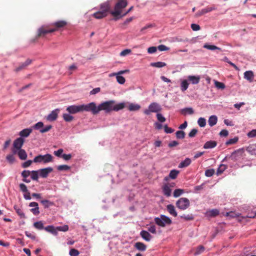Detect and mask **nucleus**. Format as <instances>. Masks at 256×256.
Masks as SVG:
<instances>
[{
  "mask_svg": "<svg viewBox=\"0 0 256 256\" xmlns=\"http://www.w3.org/2000/svg\"><path fill=\"white\" fill-rule=\"evenodd\" d=\"M125 107L124 102H120L115 104V102L112 100L106 101L101 103L98 106V113L101 110H104L108 113L112 111L118 112Z\"/></svg>",
  "mask_w": 256,
  "mask_h": 256,
  "instance_id": "nucleus-1",
  "label": "nucleus"
},
{
  "mask_svg": "<svg viewBox=\"0 0 256 256\" xmlns=\"http://www.w3.org/2000/svg\"><path fill=\"white\" fill-rule=\"evenodd\" d=\"M128 5L126 0H118L114 6V10L110 12V14L115 18L116 20L120 18V14L122 13V9L126 8Z\"/></svg>",
  "mask_w": 256,
  "mask_h": 256,
  "instance_id": "nucleus-2",
  "label": "nucleus"
},
{
  "mask_svg": "<svg viewBox=\"0 0 256 256\" xmlns=\"http://www.w3.org/2000/svg\"><path fill=\"white\" fill-rule=\"evenodd\" d=\"M155 223L160 227L164 228L166 226H170L172 224V220L168 216L161 214L160 217L154 218Z\"/></svg>",
  "mask_w": 256,
  "mask_h": 256,
  "instance_id": "nucleus-3",
  "label": "nucleus"
},
{
  "mask_svg": "<svg viewBox=\"0 0 256 256\" xmlns=\"http://www.w3.org/2000/svg\"><path fill=\"white\" fill-rule=\"evenodd\" d=\"M82 112H90L93 114H98V106L94 102H90L87 104H81Z\"/></svg>",
  "mask_w": 256,
  "mask_h": 256,
  "instance_id": "nucleus-4",
  "label": "nucleus"
},
{
  "mask_svg": "<svg viewBox=\"0 0 256 256\" xmlns=\"http://www.w3.org/2000/svg\"><path fill=\"white\" fill-rule=\"evenodd\" d=\"M53 160L52 156L50 154H46L45 155L40 154L36 156L33 162H43L44 164L52 162Z\"/></svg>",
  "mask_w": 256,
  "mask_h": 256,
  "instance_id": "nucleus-5",
  "label": "nucleus"
},
{
  "mask_svg": "<svg viewBox=\"0 0 256 256\" xmlns=\"http://www.w3.org/2000/svg\"><path fill=\"white\" fill-rule=\"evenodd\" d=\"M162 110L160 106L156 102L151 103L148 109H146L144 112L146 115H149L151 112H158Z\"/></svg>",
  "mask_w": 256,
  "mask_h": 256,
  "instance_id": "nucleus-6",
  "label": "nucleus"
},
{
  "mask_svg": "<svg viewBox=\"0 0 256 256\" xmlns=\"http://www.w3.org/2000/svg\"><path fill=\"white\" fill-rule=\"evenodd\" d=\"M50 25H46L42 26L40 27L38 30L36 38L40 37H44L48 34L53 32L52 28H50Z\"/></svg>",
  "mask_w": 256,
  "mask_h": 256,
  "instance_id": "nucleus-7",
  "label": "nucleus"
},
{
  "mask_svg": "<svg viewBox=\"0 0 256 256\" xmlns=\"http://www.w3.org/2000/svg\"><path fill=\"white\" fill-rule=\"evenodd\" d=\"M176 206L179 209L185 210L189 207L190 201L186 198H182L176 202Z\"/></svg>",
  "mask_w": 256,
  "mask_h": 256,
  "instance_id": "nucleus-8",
  "label": "nucleus"
},
{
  "mask_svg": "<svg viewBox=\"0 0 256 256\" xmlns=\"http://www.w3.org/2000/svg\"><path fill=\"white\" fill-rule=\"evenodd\" d=\"M67 24L68 22L64 20H61L51 24L50 26L53 27L52 28V31H53V32H54L60 30L62 28H64L67 25Z\"/></svg>",
  "mask_w": 256,
  "mask_h": 256,
  "instance_id": "nucleus-9",
  "label": "nucleus"
},
{
  "mask_svg": "<svg viewBox=\"0 0 256 256\" xmlns=\"http://www.w3.org/2000/svg\"><path fill=\"white\" fill-rule=\"evenodd\" d=\"M24 143V140L22 138H18L14 140L13 144L12 152L16 154L17 150H21V148Z\"/></svg>",
  "mask_w": 256,
  "mask_h": 256,
  "instance_id": "nucleus-10",
  "label": "nucleus"
},
{
  "mask_svg": "<svg viewBox=\"0 0 256 256\" xmlns=\"http://www.w3.org/2000/svg\"><path fill=\"white\" fill-rule=\"evenodd\" d=\"M216 10V8L214 5H212V6H207L204 8H202L201 10L198 11L195 14V17L198 18L204 14L210 12L212 10Z\"/></svg>",
  "mask_w": 256,
  "mask_h": 256,
  "instance_id": "nucleus-11",
  "label": "nucleus"
},
{
  "mask_svg": "<svg viewBox=\"0 0 256 256\" xmlns=\"http://www.w3.org/2000/svg\"><path fill=\"white\" fill-rule=\"evenodd\" d=\"M99 10L104 13L106 16L108 15V12L110 14V12L112 10H110V2L107 1L102 4L100 6V9Z\"/></svg>",
  "mask_w": 256,
  "mask_h": 256,
  "instance_id": "nucleus-12",
  "label": "nucleus"
},
{
  "mask_svg": "<svg viewBox=\"0 0 256 256\" xmlns=\"http://www.w3.org/2000/svg\"><path fill=\"white\" fill-rule=\"evenodd\" d=\"M66 110L70 114L82 112L81 105H72L68 106L66 108Z\"/></svg>",
  "mask_w": 256,
  "mask_h": 256,
  "instance_id": "nucleus-13",
  "label": "nucleus"
},
{
  "mask_svg": "<svg viewBox=\"0 0 256 256\" xmlns=\"http://www.w3.org/2000/svg\"><path fill=\"white\" fill-rule=\"evenodd\" d=\"M60 110L56 108L52 110L48 115L46 117V119L48 121L52 122L56 120Z\"/></svg>",
  "mask_w": 256,
  "mask_h": 256,
  "instance_id": "nucleus-14",
  "label": "nucleus"
},
{
  "mask_svg": "<svg viewBox=\"0 0 256 256\" xmlns=\"http://www.w3.org/2000/svg\"><path fill=\"white\" fill-rule=\"evenodd\" d=\"M53 168L51 167H48L44 168H42L38 170L40 176L43 178H46L48 174L52 172Z\"/></svg>",
  "mask_w": 256,
  "mask_h": 256,
  "instance_id": "nucleus-15",
  "label": "nucleus"
},
{
  "mask_svg": "<svg viewBox=\"0 0 256 256\" xmlns=\"http://www.w3.org/2000/svg\"><path fill=\"white\" fill-rule=\"evenodd\" d=\"M29 206L34 207V208L30 210V212L35 216H37L40 214V212L39 210L38 204L36 202H32L30 203Z\"/></svg>",
  "mask_w": 256,
  "mask_h": 256,
  "instance_id": "nucleus-16",
  "label": "nucleus"
},
{
  "mask_svg": "<svg viewBox=\"0 0 256 256\" xmlns=\"http://www.w3.org/2000/svg\"><path fill=\"white\" fill-rule=\"evenodd\" d=\"M31 62H32L31 60H30V59L26 60V62L21 64L18 66L14 70V72H18L22 70L23 69L25 68L27 66L30 65L31 64Z\"/></svg>",
  "mask_w": 256,
  "mask_h": 256,
  "instance_id": "nucleus-17",
  "label": "nucleus"
},
{
  "mask_svg": "<svg viewBox=\"0 0 256 256\" xmlns=\"http://www.w3.org/2000/svg\"><path fill=\"white\" fill-rule=\"evenodd\" d=\"M140 235L142 238L147 242H149L152 238V236L150 234L144 230H142L140 232Z\"/></svg>",
  "mask_w": 256,
  "mask_h": 256,
  "instance_id": "nucleus-18",
  "label": "nucleus"
},
{
  "mask_svg": "<svg viewBox=\"0 0 256 256\" xmlns=\"http://www.w3.org/2000/svg\"><path fill=\"white\" fill-rule=\"evenodd\" d=\"M217 145L216 142L214 140H210L206 142L204 146V149H209V148H215Z\"/></svg>",
  "mask_w": 256,
  "mask_h": 256,
  "instance_id": "nucleus-19",
  "label": "nucleus"
},
{
  "mask_svg": "<svg viewBox=\"0 0 256 256\" xmlns=\"http://www.w3.org/2000/svg\"><path fill=\"white\" fill-rule=\"evenodd\" d=\"M200 76H189L188 77V80L192 84H194L199 83L200 80Z\"/></svg>",
  "mask_w": 256,
  "mask_h": 256,
  "instance_id": "nucleus-20",
  "label": "nucleus"
},
{
  "mask_svg": "<svg viewBox=\"0 0 256 256\" xmlns=\"http://www.w3.org/2000/svg\"><path fill=\"white\" fill-rule=\"evenodd\" d=\"M44 230L54 236H56L58 234V230L56 229V227H54L53 226H48L45 227Z\"/></svg>",
  "mask_w": 256,
  "mask_h": 256,
  "instance_id": "nucleus-21",
  "label": "nucleus"
},
{
  "mask_svg": "<svg viewBox=\"0 0 256 256\" xmlns=\"http://www.w3.org/2000/svg\"><path fill=\"white\" fill-rule=\"evenodd\" d=\"M162 192L166 196L169 197L171 196L172 190L170 188L169 184H166L162 187Z\"/></svg>",
  "mask_w": 256,
  "mask_h": 256,
  "instance_id": "nucleus-22",
  "label": "nucleus"
},
{
  "mask_svg": "<svg viewBox=\"0 0 256 256\" xmlns=\"http://www.w3.org/2000/svg\"><path fill=\"white\" fill-rule=\"evenodd\" d=\"M244 78L248 80L250 82H252L254 78V74L253 72L251 70L246 71L244 73Z\"/></svg>",
  "mask_w": 256,
  "mask_h": 256,
  "instance_id": "nucleus-23",
  "label": "nucleus"
},
{
  "mask_svg": "<svg viewBox=\"0 0 256 256\" xmlns=\"http://www.w3.org/2000/svg\"><path fill=\"white\" fill-rule=\"evenodd\" d=\"M134 248L138 250L144 252L146 249V246L142 242H137L134 244Z\"/></svg>",
  "mask_w": 256,
  "mask_h": 256,
  "instance_id": "nucleus-24",
  "label": "nucleus"
},
{
  "mask_svg": "<svg viewBox=\"0 0 256 256\" xmlns=\"http://www.w3.org/2000/svg\"><path fill=\"white\" fill-rule=\"evenodd\" d=\"M166 209L168 212L172 216L176 217L178 215L176 210L174 206L172 204H168L166 206Z\"/></svg>",
  "mask_w": 256,
  "mask_h": 256,
  "instance_id": "nucleus-25",
  "label": "nucleus"
},
{
  "mask_svg": "<svg viewBox=\"0 0 256 256\" xmlns=\"http://www.w3.org/2000/svg\"><path fill=\"white\" fill-rule=\"evenodd\" d=\"M141 106L140 104L134 103H130L129 104L128 108L130 111H138L140 110Z\"/></svg>",
  "mask_w": 256,
  "mask_h": 256,
  "instance_id": "nucleus-26",
  "label": "nucleus"
},
{
  "mask_svg": "<svg viewBox=\"0 0 256 256\" xmlns=\"http://www.w3.org/2000/svg\"><path fill=\"white\" fill-rule=\"evenodd\" d=\"M243 153V151L241 150H238L234 151L232 154L231 157L232 160H238V157L242 156Z\"/></svg>",
  "mask_w": 256,
  "mask_h": 256,
  "instance_id": "nucleus-27",
  "label": "nucleus"
},
{
  "mask_svg": "<svg viewBox=\"0 0 256 256\" xmlns=\"http://www.w3.org/2000/svg\"><path fill=\"white\" fill-rule=\"evenodd\" d=\"M219 214V210L217 209L208 210L206 212V216L210 217H214Z\"/></svg>",
  "mask_w": 256,
  "mask_h": 256,
  "instance_id": "nucleus-28",
  "label": "nucleus"
},
{
  "mask_svg": "<svg viewBox=\"0 0 256 256\" xmlns=\"http://www.w3.org/2000/svg\"><path fill=\"white\" fill-rule=\"evenodd\" d=\"M246 150L251 154L256 155V144H250L247 147Z\"/></svg>",
  "mask_w": 256,
  "mask_h": 256,
  "instance_id": "nucleus-29",
  "label": "nucleus"
},
{
  "mask_svg": "<svg viewBox=\"0 0 256 256\" xmlns=\"http://www.w3.org/2000/svg\"><path fill=\"white\" fill-rule=\"evenodd\" d=\"M32 132L31 128H25L20 132L19 135L22 137H28Z\"/></svg>",
  "mask_w": 256,
  "mask_h": 256,
  "instance_id": "nucleus-30",
  "label": "nucleus"
},
{
  "mask_svg": "<svg viewBox=\"0 0 256 256\" xmlns=\"http://www.w3.org/2000/svg\"><path fill=\"white\" fill-rule=\"evenodd\" d=\"M16 154H18L20 158L22 160H25L27 158V154L26 151L23 149L17 150Z\"/></svg>",
  "mask_w": 256,
  "mask_h": 256,
  "instance_id": "nucleus-31",
  "label": "nucleus"
},
{
  "mask_svg": "<svg viewBox=\"0 0 256 256\" xmlns=\"http://www.w3.org/2000/svg\"><path fill=\"white\" fill-rule=\"evenodd\" d=\"M191 163V160L189 158H186L184 161L182 162L178 165L179 168H186Z\"/></svg>",
  "mask_w": 256,
  "mask_h": 256,
  "instance_id": "nucleus-32",
  "label": "nucleus"
},
{
  "mask_svg": "<svg viewBox=\"0 0 256 256\" xmlns=\"http://www.w3.org/2000/svg\"><path fill=\"white\" fill-rule=\"evenodd\" d=\"M14 209L16 210L17 214L20 216V218H26V216H25L24 212H23V211L20 208L17 206H14Z\"/></svg>",
  "mask_w": 256,
  "mask_h": 256,
  "instance_id": "nucleus-33",
  "label": "nucleus"
},
{
  "mask_svg": "<svg viewBox=\"0 0 256 256\" xmlns=\"http://www.w3.org/2000/svg\"><path fill=\"white\" fill-rule=\"evenodd\" d=\"M218 118L216 116H212L210 117L208 122L210 126H212L215 125L217 122Z\"/></svg>",
  "mask_w": 256,
  "mask_h": 256,
  "instance_id": "nucleus-34",
  "label": "nucleus"
},
{
  "mask_svg": "<svg viewBox=\"0 0 256 256\" xmlns=\"http://www.w3.org/2000/svg\"><path fill=\"white\" fill-rule=\"evenodd\" d=\"M181 113L184 115H186V114H192L194 113V111L192 108H186L182 109Z\"/></svg>",
  "mask_w": 256,
  "mask_h": 256,
  "instance_id": "nucleus-35",
  "label": "nucleus"
},
{
  "mask_svg": "<svg viewBox=\"0 0 256 256\" xmlns=\"http://www.w3.org/2000/svg\"><path fill=\"white\" fill-rule=\"evenodd\" d=\"M92 16L94 18L97 19H101L106 16L104 13H103L100 10L94 13Z\"/></svg>",
  "mask_w": 256,
  "mask_h": 256,
  "instance_id": "nucleus-36",
  "label": "nucleus"
},
{
  "mask_svg": "<svg viewBox=\"0 0 256 256\" xmlns=\"http://www.w3.org/2000/svg\"><path fill=\"white\" fill-rule=\"evenodd\" d=\"M38 170H32L30 171L31 178L34 180H38Z\"/></svg>",
  "mask_w": 256,
  "mask_h": 256,
  "instance_id": "nucleus-37",
  "label": "nucleus"
},
{
  "mask_svg": "<svg viewBox=\"0 0 256 256\" xmlns=\"http://www.w3.org/2000/svg\"><path fill=\"white\" fill-rule=\"evenodd\" d=\"M34 226L39 230L44 229V224L42 221H38L34 223Z\"/></svg>",
  "mask_w": 256,
  "mask_h": 256,
  "instance_id": "nucleus-38",
  "label": "nucleus"
},
{
  "mask_svg": "<svg viewBox=\"0 0 256 256\" xmlns=\"http://www.w3.org/2000/svg\"><path fill=\"white\" fill-rule=\"evenodd\" d=\"M166 64L165 62H152L150 64V66L156 68H162L165 66Z\"/></svg>",
  "mask_w": 256,
  "mask_h": 256,
  "instance_id": "nucleus-39",
  "label": "nucleus"
},
{
  "mask_svg": "<svg viewBox=\"0 0 256 256\" xmlns=\"http://www.w3.org/2000/svg\"><path fill=\"white\" fill-rule=\"evenodd\" d=\"M40 202L42 204L44 208H48L49 206H52L54 204L53 202H52L46 200H42L40 201Z\"/></svg>",
  "mask_w": 256,
  "mask_h": 256,
  "instance_id": "nucleus-40",
  "label": "nucleus"
},
{
  "mask_svg": "<svg viewBox=\"0 0 256 256\" xmlns=\"http://www.w3.org/2000/svg\"><path fill=\"white\" fill-rule=\"evenodd\" d=\"M179 174V171L173 170H172L169 174V178H172V179H175L176 177L178 174Z\"/></svg>",
  "mask_w": 256,
  "mask_h": 256,
  "instance_id": "nucleus-41",
  "label": "nucleus"
},
{
  "mask_svg": "<svg viewBox=\"0 0 256 256\" xmlns=\"http://www.w3.org/2000/svg\"><path fill=\"white\" fill-rule=\"evenodd\" d=\"M188 83L187 82V80H182L181 83V88H180L182 92H184L187 90V88H188Z\"/></svg>",
  "mask_w": 256,
  "mask_h": 256,
  "instance_id": "nucleus-42",
  "label": "nucleus"
},
{
  "mask_svg": "<svg viewBox=\"0 0 256 256\" xmlns=\"http://www.w3.org/2000/svg\"><path fill=\"white\" fill-rule=\"evenodd\" d=\"M184 193V190L182 189H176L174 190V198H178L180 196L181 194Z\"/></svg>",
  "mask_w": 256,
  "mask_h": 256,
  "instance_id": "nucleus-43",
  "label": "nucleus"
},
{
  "mask_svg": "<svg viewBox=\"0 0 256 256\" xmlns=\"http://www.w3.org/2000/svg\"><path fill=\"white\" fill-rule=\"evenodd\" d=\"M62 116H63L64 120L67 122H70L72 121L74 119V117L70 115V114H63Z\"/></svg>",
  "mask_w": 256,
  "mask_h": 256,
  "instance_id": "nucleus-44",
  "label": "nucleus"
},
{
  "mask_svg": "<svg viewBox=\"0 0 256 256\" xmlns=\"http://www.w3.org/2000/svg\"><path fill=\"white\" fill-rule=\"evenodd\" d=\"M204 250V248L202 246H199L196 250L194 252V255H198L202 253Z\"/></svg>",
  "mask_w": 256,
  "mask_h": 256,
  "instance_id": "nucleus-45",
  "label": "nucleus"
},
{
  "mask_svg": "<svg viewBox=\"0 0 256 256\" xmlns=\"http://www.w3.org/2000/svg\"><path fill=\"white\" fill-rule=\"evenodd\" d=\"M176 137L177 138H184L185 137L186 134L182 130H178L176 133Z\"/></svg>",
  "mask_w": 256,
  "mask_h": 256,
  "instance_id": "nucleus-46",
  "label": "nucleus"
},
{
  "mask_svg": "<svg viewBox=\"0 0 256 256\" xmlns=\"http://www.w3.org/2000/svg\"><path fill=\"white\" fill-rule=\"evenodd\" d=\"M238 137H234L233 138H230V139L229 140H228V141L226 142V146H228V145H230V144H236V142H238Z\"/></svg>",
  "mask_w": 256,
  "mask_h": 256,
  "instance_id": "nucleus-47",
  "label": "nucleus"
},
{
  "mask_svg": "<svg viewBox=\"0 0 256 256\" xmlns=\"http://www.w3.org/2000/svg\"><path fill=\"white\" fill-rule=\"evenodd\" d=\"M226 168V166L224 164H222L220 166L217 170V174H220Z\"/></svg>",
  "mask_w": 256,
  "mask_h": 256,
  "instance_id": "nucleus-48",
  "label": "nucleus"
},
{
  "mask_svg": "<svg viewBox=\"0 0 256 256\" xmlns=\"http://www.w3.org/2000/svg\"><path fill=\"white\" fill-rule=\"evenodd\" d=\"M214 85L216 88H217L218 89H222L223 90L225 88V85L224 83L218 82V81H215L214 82Z\"/></svg>",
  "mask_w": 256,
  "mask_h": 256,
  "instance_id": "nucleus-49",
  "label": "nucleus"
},
{
  "mask_svg": "<svg viewBox=\"0 0 256 256\" xmlns=\"http://www.w3.org/2000/svg\"><path fill=\"white\" fill-rule=\"evenodd\" d=\"M198 124L200 127H204L206 124V120L203 118H200L198 121Z\"/></svg>",
  "mask_w": 256,
  "mask_h": 256,
  "instance_id": "nucleus-50",
  "label": "nucleus"
},
{
  "mask_svg": "<svg viewBox=\"0 0 256 256\" xmlns=\"http://www.w3.org/2000/svg\"><path fill=\"white\" fill-rule=\"evenodd\" d=\"M56 229L58 230V232L61 231L65 232L68 230V226L66 224L63 226H57Z\"/></svg>",
  "mask_w": 256,
  "mask_h": 256,
  "instance_id": "nucleus-51",
  "label": "nucleus"
},
{
  "mask_svg": "<svg viewBox=\"0 0 256 256\" xmlns=\"http://www.w3.org/2000/svg\"><path fill=\"white\" fill-rule=\"evenodd\" d=\"M69 254L70 256H78L80 252L75 248H72L70 250Z\"/></svg>",
  "mask_w": 256,
  "mask_h": 256,
  "instance_id": "nucleus-52",
  "label": "nucleus"
},
{
  "mask_svg": "<svg viewBox=\"0 0 256 256\" xmlns=\"http://www.w3.org/2000/svg\"><path fill=\"white\" fill-rule=\"evenodd\" d=\"M204 48H206L210 50H221L220 48L217 47L216 46H214V45L206 44L204 46Z\"/></svg>",
  "mask_w": 256,
  "mask_h": 256,
  "instance_id": "nucleus-53",
  "label": "nucleus"
},
{
  "mask_svg": "<svg viewBox=\"0 0 256 256\" xmlns=\"http://www.w3.org/2000/svg\"><path fill=\"white\" fill-rule=\"evenodd\" d=\"M116 78L117 82L119 84H124L126 82V80H125L124 78L121 76L116 75Z\"/></svg>",
  "mask_w": 256,
  "mask_h": 256,
  "instance_id": "nucleus-54",
  "label": "nucleus"
},
{
  "mask_svg": "<svg viewBox=\"0 0 256 256\" xmlns=\"http://www.w3.org/2000/svg\"><path fill=\"white\" fill-rule=\"evenodd\" d=\"M58 170H67L70 169V166L67 165H60L58 166Z\"/></svg>",
  "mask_w": 256,
  "mask_h": 256,
  "instance_id": "nucleus-55",
  "label": "nucleus"
},
{
  "mask_svg": "<svg viewBox=\"0 0 256 256\" xmlns=\"http://www.w3.org/2000/svg\"><path fill=\"white\" fill-rule=\"evenodd\" d=\"M214 173V169L207 170L205 172V175L208 177H210L213 176Z\"/></svg>",
  "mask_w": 256,
  "mask_h": 256,
  "instance_id": "nucleus-56",
  "label": "nucleus"
},
{
  "mask_svg": "<svg viewBox=\"0 0 256 256\" xmlns=\"http://www.w3.org/2000/svg\"><path fill=\"white\" fill-rule=\"evenodd\" d=\"M156 118H158V120L161 122H164L166 120V118L164 116H163L160 113H158L156 114Z\"/></svg>",
  "mask_w": 256,
  "mask_h": 256,
  "instance_id": "nucleus-57",
  "label": "nucleus"
},
{
  "mask_svg": "<svg viewBox=\"0 0 256 256\" xmlns=\"http://www.w3.org/2000/svg\"><path fill=\"white\" fill-rule=\"evenodd\" d=\"M44 126V124L42 122H40L36 124L33 128L36 130H40V128H42Z\"/></svg>",
  "mask_w": 256,
  "mask_h": 256,
  "instance_id": "nucleus-58",
  "label": "nucleus"
},
{
  "mask_svg": "<svg viewBox=\"0 0 256 256\" xmlns=\"http://www.w3.org/2000/svg\"><path fill=\"white\" fill-rule=\"evenodd\" d=\"M164 132L166 134H171L174 132V129L168 127V126L166 124L164 125Z\"/></svg>",
  "mask_w": 256,
  "mask_h": 256,
  "instance_id": "nucleus-59",
  "label": "nucleus"
},
{
  "mask_svg": "<svg viewBox=\"0 0 256 256\" xmlns=\"http://www.w3.org/2000/svg\"><path fill=\"white\" fill-rule=\"evenodd\" d=\"M130 52L131 50L130 49H126L120 52V56H124L128 55Z\"/></svg>",
  "mask_w": 256,
  "mask_h": 256,
  "instance_id": "nucleus-60",
  "label": "nucleus"
},
{
  "mask_svg": "<svg viewBox=\"0 0 256 256\" xmlns=\"http://www.w3.org/2000/svg\"><path fill=\"white\" fill-rule=\"evenodd\" d=\"M52 126L51 125H48L46 126L44 128L40 129V132L41 133H44L52 129Z\"/></svg>",
  "mask_w": 256,
  "mask_h": 256,
  "instance_id": "nucleus-61",
  "label": "nucleus"
},
{
  "mask_svg": "<svg viewBox=\"0 0 256 256\" xmlns=\"http://www.w3.org/2000/svg\"><path fill=\"white\" fill-rule=\"evenodd\" d=\"M21 174L22 176L23 177V178H27L28 176H30V171L24 170L22 172Z\"/></svg>",
  "mask_w": 256,
  "mask_h": 256,
  "instance_id": "nucleus-62",
  "label": "nucleus"
},
{
  "mask_svg": "<svg viewBox=\"0 0 256 256\" xmlns=\"http://www.w3.org/2000/svg\"><path fill=\"white\" fill-rule=\"evenodd\" d=\"M198 132V130L196 128H193L188 134V136L190 138H194L196 136Z\"/></svg>",
  "mask_w": 256,
  "mask_h": 256,
  "instance_id": "nucleus-63",
  "label": "nucleus"
},
{
  "mask_svg": "<svg viewBox=\"0 0 256 256\" xmlns=\"http://www.w3.org/2000/svg\"><path fill=\"white\" fill-rule=\"evenodd\" d=\"M248 138H254L256 136V130H252L248 132L247 134Z\"/></svg>",
  "mask_w": 256,
  "mask_h": 256,
  "instance_id": "nucleus-64",
  "label": "nucleus"
}]
</instances>
